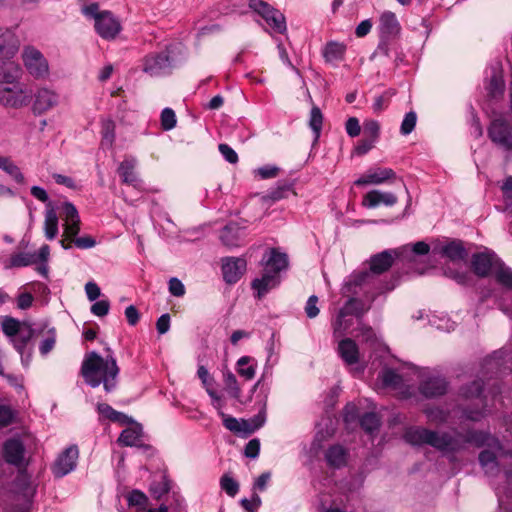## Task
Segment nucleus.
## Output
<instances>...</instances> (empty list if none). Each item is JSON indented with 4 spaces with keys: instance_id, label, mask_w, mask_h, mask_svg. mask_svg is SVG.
Returning a JSON list of instances; mask_svg holds the SVG:
<instances>
[{
    "instance_id": "f257e3e1",
    "label": "nucleus",
    "mask_w": 512,
    "mask_h": 512,
    "mask_svg": "<svg viewBox=\"0 0 512 512\" xmlns=\"http://www.w3.org/2000/svg\"><path fill=\"white\" fill-rule=\"evenodd\" d=\"M404 440L413 446L430 445L443 454L456 453L466 448V444H474L477 447L490 444V434L469 430L466 433L437 432L424 427H408L404 434Z\"/></svg>"
},
{
    "instance_id": "f03ea898",
    "label": "nucleus",
    "mask_w": 512,
    "mask_h": 512,
    "mask_svg": "<svg viewBox=\"0 0 512 512\" xmlns=\"http://www.w3.org/2000/svg\"><path fill=\"white\" fill-rule=\"evenodd\" d=\"M119 367L112 354L106 357L92 351L85 355L81 365V375L89 386L95 388L103 384L106 392H111L117 385Z\"/></svg>"
},
{
    "instance_id": "7ed1b4c3",
    "label": "nucleus",
    "mask_w": 512,
    "mask_h": 512,
    "mask_svg": "<svg viewBox=\"0 0 512 512\" xmlns=\"http://www.w3.org/2000/svg\"><path fill=\"white\" fill-rule=\"evenodd\" d=\"M397 257H400L398 250H385L372 256L370 258V271L364 270L351 274L344 283V294L348 296L350 294H360L364 291V287L371 282L373 275L387 271Z\"/></svg>"
},
{
    "instance_id": "20e7f679",
    "label": "nucleus",
    "mask_w": 512,
    "mask_h": 512,
    "mask_svg": "<svg viewBox=\"0 0 512 512\" xmlns=\"http://www.w3.org/2000/svg\"><path fill=\"white\" fill-rule=\"evenodd\" d=\"M58 210L64 221V239L60 240L63 249H70L71 243H74L79 249H89L96 245L95 239L91 236L77 237L80 231V217L76 207L71 202H63Z\"/></svg>"
},
{
    "instance_id": "39448f33",
    "label": "nucleus",
    "mask_w": 512,
    "mask_h": 512,
    "mask_svg": "<svg viewBox=\"0 0 512 512\" xmlns=\"http://www.w3.org/2000/svg\"><path fill=\"white\" fill-rule=\"evenodd\" d=\"M471 264L476 275L485 277L492 272L499 284L512 290V270L505 266L492 250L486 248L474 254Z\"/></svg>"
},
{
    "instance_id": "423d86ee",
    "label": "nucleus",
    "mask_w": 512,
    "mask_h": 512,
    "mask_svg": "<svg viewBox=\"0 0 512 512\" xmlns=\"http://www.w3.org/2000/svg\"><path fill=\"white\" fill-rule=\"evenodd\" d=\"M17 51L14 36L0 29V84H13L21 77L22 69L14 60Z\"/></svg>"
},
{
    "instance_id": "0eeeda50",
    "label": "nucleus",
    "mask_w": 512,
    "mask_h": 512,
    "mask_svg": "<svg viewBox=\"0 0 512 512\" xmlns=\"http://www.w3.org/2000/svg\"><path fill=\"white\" fill-rule=\"evenodd\" d=\"M85 16L95 21V30L100 37L106 40L114 39L121 31L119 20L110 11H99V5L92 3L82 9Z\"/></svg>"
},
{
    "instance_id": "6e6552de",
    "label": "nucleus",
    "mask_w": 512,
    "mask_h": 512,
    "mask_svg": "<svg viewBox=\"0 0 512 512\" xmlns=\"http://www.w3.org/2000/svg\"><path fill=\"white\" fill-rule=\"evenodd\" d=\"M32 101V91L16 80L13 84H0V104L6 108L20 109Z\"/></svg>"
},
{
    "instance_id": "1a4fd4ad",
    "label": "nucleus",
    "mask_w": 512,
    "mask_h": 512,
    "mask_svg": "<svg viewBox=\"0 0 512 512\" xmlns=\"http://www.w3.org/2000/svg\"><path fill=\"white\" fill-rule=\"evenodd\" d=\"M248 6L259 14L267 25L276 33L283 34L287 30L286 19L283 13L273 8L263 0H249Z\"/></svg>"
},
{
    "instance_id": "9d476101",
    "label": "nucleus",
    "mask_w": 512,
    "mask_h": 512,
    "mask_svg": "<svg viewBox=\"0 0 512 512\" xmlns=\"http://www.w3.org/2000/svg\"><path fill=\"white\" fill-rule=\"evenodd\" d=\"M27 72L37 80H45L49 76V64L44 55L36 48L27 46L22 53Z\"/></svg>"
},
{
    "instance_id": "9b49d317",
    "label": "nucleus",
    "mask_w": 512,
    "mask_h": 512,
    "mask_svg": "<svg viewBox=\"0 0 512 512\" xmlns=\"http://www.w3.org/2000/svg\"><path fill=\"white\" fill-rule=\"evenodd\" d=\"M488 137L497 146L512 151V126L504 119H494L488 128Z\"/></svg>"
},
{
    "instance_id": "f8f14e48",
    "label": "nucleus",
    "mask_w": 512,
    "mask_h": 512,
    "mask_svg": "<svg viewBox=\"0 0 512 512\" xmlns=\"http://www.w3.org/2000/svg\"><path fill=\"white\" fill-rule=\"evenodd\" d=\"M79 450L76 445L67 447L58 455L52 465V472L55 477L61 478L69 474L76 468Z\"/></svg>"
},
{
    "instance_id": "ddd939ff",
    "label": "nucleus",
    "mask_w": 512,
    "mask_h": 512,
    "mask_svg": "<svg viewBox=\"0 0 512 512\" xmlns=\"http://www.w3.org/2000/svg\"><path fill=\"white\" fill-rule=\"evenodd\" d=\"M171 59L168 52L151 53L143 59V71L150 76H160L170 72Z\"/></svg>"
},
{
    "instance_id": "4468645a",
    "label": "nucleus",
    "mask_w": 512,
    "mask_h": 512,
    "mask_svg": "<svg viewBox=\"0 0 512 512\" xmlns=\"http://www.w3.org/2000/svg\"><path fill=\"white\" fill-rule=\"evenodd\" d=\"M137 159L134 156H126L117 168V173L122 183L143 191L144 182L136 172Z\"/></svg>"
},
{
    "instance_id": "2eb2a0df",
    "label": "nucleus",
    "mask_w": 512,
    "mask_h": 512,
    "mask_svg": "<svg viewBox=\"0 0 512 512\" xmlns=\"http://www.w3.org/2000/svg\"><path fill=\"white\" fill-rule=\"evenodd\" d=\"M419 385L420 393L426 398L442 396L447 391V382L444 377L435 372L423 374Z\"/></svg>"
},
{
    "instance_id": "dca6fc26",
    "label": "nucleus",
    "mask_w": 512,
    "mask_h": 512,
    "mask_svg": "<svg viewBox=\"0 0 512 512\" xmlns=\"http://www.w3.org/2000/svg\"><path fill=\"white\" fill-rule=\"evenodd\" d=\"M396 177L395 171L391 168L373 167L368 169L361 177L355 180L354 185H381L387 182H392Z\"/></svg>"
},
{
    "instance_id": "f3484780",
    "label": "nucleus",
    "mask_w": 512,
    "mask_h": 512,
    "mask_svg": "<svg viewBox=\"0 0 512 512\" xmlns=\"http://www.w3.org/2000/svg\"><path fill=\"white\" fill-rule=\"evenodd\" d=\"M247 262L242 257H225L222 259L223 279L228 284H234L245 273Z\"/></svg>"
},
{
    "instance_id": "a211bd4d",
    "label": "nucleus",
    "mask_w": 512,
    "mask_h": 512,
    "mask_svg": "<svg viewBox=\"0 0 512 512\" xmlns=\"http://www.w3.org/2000/svg\"><path fill=\"white\" fill-rule=\"evenodd\" d=\"M58 102L59 96L55 91L47 87H41L34 94L32 109L35 114L40 115L55 107Z\"/></svg>"
},
{
    "instance_id": "6ab92c4d",
    "label": "nucleus",
    "mask_w": 512,
    "mask_h": 512,
    "mask_svg": "<svg viewBox=\"0 0 512 512\" xmlns=\"http://www.w3.org/2000/svg\"><path fill=\"white\" fill-rule=\"evenodd\" d=\"M342 293H344L343 290H342ZM343 295L345 296V294H343ZM355 295L356 294L349 295V300L340 309L338 315L336 316L335 320L333 321L332 327H334L336 333L343 331L342 321L344 320L345 317L351 318V316H354V315L358 316L359 314L362 313L363 303L361 300L355 298L354 297ZM346 297H348V295H346Z\"/></svg>"
},
{
    "instance_id": "aec40b11",
    "label": "nucleus",
    "mask_w": 512,
    "mask_h": 512,
    "mask_svg": "<svg viewBox=\"0 0 512 512\" xmlns=\"http://www.w3.org/2000/svg\"><path fill=\"white\" fill-rule=\"evenodd\" d=\"M25 447L20 439L10 438L3 445L5 461L14 466H21L24 461Z\"/></svg>"
},
{
    "instance_id": "412c9836",
    "label": "nucleus",
    "mask_w": 512,
    "mask_h": 512,
    "mask_svg": "<svg viewBox=\"0 0 512 512\" xmlns=\"http://www.w3.org/2000/svg\"><path fill=\"white\" fill-rule=\"evenodd\" d=\"M118 443L127 447H138L144 448L145 450L151 449L149 445L143 443V430L139 424L125 428L118 438Z\"/></svg>"
},
{
    "instance_id": "4be33fe9",
    "label": "nucleus",
    "mask_w": 512,
    "mask_h": 512,
    "mask_svg": "<svg viewBox=\"0 0 512 512\" xmlns=\"http://www.w3.org/2000/svg\"><path fill=\"white\" fill-rule=\"evenodd\" d=\"M397 201L398 198L394 193L375 189L367 192L363 196L362 205L369 209L375 208L380 204L391 207L395 205Z\"/></svg>"
},
{
    "instance_id": "5701e85b",
    "label": "nucleus",
    "mask_w": 512,
    "mask_h": 512,
    "mask_svg": "<svg viewBox=\"0 0 512 512\" xmlns=\"http://www.w3.org/2000/svg\"><path fill=\"white\" fill-rule=\"evenodd\" d=\"M263 265L264 270L279 275L282 270L287 268L288 257L285 253L272 248L264 255Z\"/></svg>"
},
{
    "instance_id": "b1692460",
    "label": "nucleus",
    "mask_w": 512,
    "mask_h": 512,
    "mask_svg": "<svg viewBox=\"0 0 512 512\" xmlns=\"http://www.w3.org/2000/svg\"><path fill=\"white\" fill-rule=\"evenodd\" d=\"M338 354L346 365H354L359 362V349L354 340L345 338L338 343Z\"/></svg>"
},
{
    "instance_id": "393cba45",
    "label": "nucleus",
    "mask_w": 512,
    "mask_h": 512,
    "mask_svg": "<svg viewBox=\"0 0 512 512\" xmlns=\"http://www.w3.org/2000/svg\"><path fill=\"white\" fill-rule=\"evenodd\" d=\"M280 283L279 275L273 274L264 270L261 278H256L252 281V288L257 291V297L262 298L271 289L277 287Z\"/></svg>"
},
{
    "instance_id": "a878e982",
    "label": "nucleus",
    "mask_w": 512,
    "mask_h": 512,
    "mask_svg": "<svg viewBox=\"0 0 512 512\" xmlns=\"http://www.w3.org/2000/svg\"><path fill=\"white\" fill-rule=\"evenodd\" d=\"M244 237V230L236 223L226 225L220 232V240L227 247H238Z\"/></svg>"
},
{
    "instance_id": "bb28decb",
    "label": "nucleus",
    "mask_w": 512,
    "mask_h": 512,
    "mask_svg": "<svg viewBox=\"0 0 512 512\" xmlns=\"http://www.w3.org/2000/svg\"><path fill=\"white\" fill-rule=\"evenodd\" d=\"M490 79L488 84V92L491 97H497L504 91V81L502 77V67L500 62L493 63L490 67Z\"/></svg>"
},
{
    "instance_id": "cd10ccee",
    "label": "nucleus",
    "mask_w": 512,
    "mask_h": 512,
    "mask_svg": "<svg viewBox=\"0 0 512 512\" xmlns=\"http://www.w3.org/2000/svg\"><path fill=\"white\" fill-rule=\"evenodd\" d=\"M58 215L56 209L52 206V203L48 204V208L45 211L44 220V234L47 240H54L59 232L58 228Z\"/></svg>"
},
{
    "instance_id": "c85d7f7f",
    "label": "nucleus",
    "mask_w": 512,
    "mask_h": 512,
    "mask_svg": "<svg viewBox=\"0 0 512 512\" xmlns=\"http://www.w3.org/2000/svg\"><path fill=\"white\" fill-rule=\"evenodd\" d=\"M380 33L384 36L396 35L400 31V24L396 15L391 11H385L379 19Z\"/></svg>"
},
{
    "instance_id": "c756f323",
    "label": "nucleus",
    "mask_w": 512,
    "mask_h": 512,
    "mask_svg": "<svg viewBox=\"0 0 512 512\" xmlns=\"http://www.w3.org/2000/svg\"><path fill=\"white\" fill-rule=\"evenodd\" d=\"M347 456V450L339 444L329 447L325 453L327 464L334 468L345 466L347 463Z\"/></svg>"
},
{
    "instance_id": "7c9ffc66",
    "label": "nucleus",
    "mask_w": 512,
    "mask_h": 512,
    "mask_svg": "<svg viewBox=\"0 0 512 512\" xmlns=\"http://www.w3.org/2000/svg\"><path fill=\"white\" fill-rule=\"evenodd\" d=\"M379 378L385 387H389L394 390H400L404 398H407L410 395L408 393V388L405 391L402 390L404 387L403 378L393 369L383 370L379 375Z\"/></svg>"
},
{
    "instance_id": "2f4dec72",
    "label": "nucleus",
    "mask_w": 512,
    "mask_h": 512,
    "mask_svg": "<svg viewBox=\"0 0 512 512\" xmlns=\"http://www.w3.org/2000/svg\"><path fill=\"white\" fill-rule=\"evenodd\" d=\"M127 504L130 508H134L135 512H147L149 499L145 493L138 489L130 491L126 496Z\"/></svg>"
},
{
    "instance_id": "473e14b6",
    "label": "nucleus",
    "mask_w": 512,
    "mask_h": 512,
    "mask_svg": "<svg viewBox=\"0 0 512 512\" xmlns=\"http://www.w3.org/2000/svg\"><path fill=\"white\" fill-rule=\"evenodd\" d=\"M220 417L222 418L223 425L226 429L229 431L235 433V434H242L247 436V427H248V421L241 419L238 420L233 416L225 414L222 410L218 412Z\"/></svg>"
},
{
    "instance_id": "72a5a7b5",
    "label": "nucleus",
    "mask_w": 512,
    "mask_h": 512,
    "mask_svg": "<svg viewBox=\"0 0 512 512\" xmlns=\"http://www.w3.org/2000/svg\"><path fill=\"white\" fill-rule=\"evenodd\" d=\"M441 252L445 257L452 261H461L464 260L467 256V251L464 248L462 242L456 240L444 245L441 249Z\"/></svg>"
},
{
    "instance_id": "f704fd0d",
    "label": "nucleus",
    "mask_w": 512,
    "mask_h": 512,
    "mask_svg": "<svg viewBox=\"0 0 512 512\" xmlns=\"http://www.w3.org/2000/svg\"><path fill=\"white\" fill-rule=\"evenodd\" d=\"M479 462L485 471L486 475L495 476L500 472L499 464L496 456L489 450H483L479 454Z\"/></svg>"
},
{
    "instance_id": "c9c22d12",
    "label": "nucleus",
    "mask_w": 512,
    "mask_h": 512,
    "mask_svg": "<svg viewBox=\"0 0 512 512\" xmlns=\"http://www.w3.org/2000/svg\"><path fill=\"white\" fill-rule=\"evenodd\" d=\"M0 169L11 176L18 184H23L25 182V177L21 172V169L10 157L0 155Z\"/></svg>"
},
{
    "instance_id": "e433bc0d",
    "label": "nucleus",
    "mask_w": 512,
    "mask_h": 512,
    "mask_svg": "<svg viewBox=\"0 0 512 512\" xmlns=\"http://www.w3.org/2000/svg\"><path fill=\"white\" fill-rule=\"evenodd\" d=\"M345 51V44L331 41L325 45L323 55L327 62H337L344 58Z\"/></svg>"
},
{
    "instance_id": "4c0bfd02",
    "label": "nucleus",
    "mask_w": 512,
    "mask_h": 512,
    "mask_svg": "<svg viewBox=\"0 0 512 512\" xmlns=\"http://www.w3.org/2000/svg\"><path fill=\"white\" fill-rule=\"evenodd\" d=\"M34 263H36V254L20 252L11 255L5 263V268L26 267Z\"/></svg>"
},
{
    "instance_id": "58836bf2",
    "label": "nucleus",
    "mask_w": 512,
    "mask_h": 512,
    "mask_svg": "<svg viewBox=\"0 0 512 512\" xmlns=\"http://www.w3.org/2000/svg\"><path fill=\"white\" fill-rule=\"evenodd\" d=\"M171 488V480L166 474H163L160 481L151 483L150 493L155 499L160 500L165 494L170 492Z\"/></svg>"
},
{
    "instance_id": "ea45409f",
    "label": "nucleus",
    "mask_w": 512,
    "mask_h": 512,
    "mask_svg": "<svg viewBox=\"0 0 512 512\" xmlns=\"http://www.w3.org/2000/svg\"><path fill=\"white\" fill-rule=\"evenodd\" d=\"M252 361L248 356H243L237 361V372L246 380H251L256 373V365Z\"/></svg>"
},
{
    "instance_id": "a19ab883",
    "label": "nucleus",
    "mask_w": 512,
    "mask_h": 512,
    "mask_svg": "<svg viewBox=\"0 0 512 512\" xmlns=\"http://www.w3.org/2000/svg\"><path fill=\"white\" fill-rule=\"evenodd\" d=\"M323 125V115L317 106H313L310 112L309 127L314 133V139L317 141L320 137Z\"/></svg>"
},
{
    "instance_id": "79ce46f5",
    "label": "nucleus",
    "mask_w": 512,
    "mask_h": 512,
    "mask_svg": "<svg viewBox=\"0 0 512 512\" xmlns=\"http://www.w3.org/2000/svg\"><path fill=\"white\" fill-rule=\"evenodd\" d=\"M424 413L432 423L442 424L449 419V412L437 406L425 408Z\"/></svg>"
},
{
    "instance_id": "37998d69",
    "label": "nucleus",
    "mask_w": 512,
    "mask_h": 512,
    "mask_svg": "<svg viewBox=\"0 0 512 512\" xmlns=\"http://www.w3.org/2000/svg\"><path fill=\"white\" fill-rule=\"evenodd\" d=\"M380 418L374 412L365 413L360 419V425L367 433L372 434L380 427Z\"/></svg>"
},
{
    "instance_id": "c03bdc74",
    "label": "nucleus",
    "mask_w": 512,
    "mask_h": 512,
    "mask_svg": "<svg viewBox=\"0 0 512 512\" xmlns=\"http://www.w3.org/2000/svg\"><path fill=\"white\" fill-rule=\"evenodd\" d=\"M430 251V246L423 241H419L414 243L413 245L403 246L400 250H398L400 256L406 257L410 254L415 255H426Z\"/></svg>"
},
{
    "instance_id": "a18cd8bd",
    "label": "nucleus",
    "mask_w": 512,
    "mask_h": 512,
    "mask_svg": "<svg viewBox=\"0 0 512 512\" xmlns=\"http://www.w3.org/2000/svg\"><path fill=\"white\" fill-rule=\"evenodd\" d=\"M220 487L230 497H234L239 491V483L228 473L220 478Z\"/></svg>"
},
{
    "instance_id": "49530a36",
    "label": "nucleus",
    "mask_w": 512,
    "mask_h": 512,
    "mask_svg": "<svg viewBox=\"0 0 512 512\" xmlns=\"http://www.w3.org/2000/svg\"><path fill=\"white\" fill-rule=\"evenodd\" d=\"M224 385L228 394L238 399L241 395V389L238 385V381L236 376L232 372H227L224 374Z\"/></svg>"
},
{
    "instance_id": "de8ad7c7",
    "label": "nucleus",
    "mask_w": 512,
    "mask_h": 512,
    "mask_svg": "<svg viewBox=\"0 0 512 512\" xmlns=\"http://www.w3.org/2000/svg\"><path fill=\"white\" fill-rule=\"evenodd\" d=\"M3 332L9 337H16L19 334L21 323L17 319L6 316L1 322Z\"/></svg>"
},
{
    "instance_id": "09e8293b",
    "label": "nucleus",
    "mask_w": 512,
    "mask_h": 512,
    "mask_svg": "<svg viewBox=\"0 0 512 512\" xmlns=\"http://www.w3.org/2000/svg\"><path fill=\"white\" fill-rule=\"evenodd\" d=\"M56 343V330L55 328H50L47 332V335L42 339L39 344V352L41 355L46 356L49 352L52 351Z\"/></svg>"
},
{
    "instance_id": "8fccbe9b",
    "label": "nucleus",
    "mask_w": 512,
    "mask_h": 512,
    "mask_svg": "<svg viewBox=\"0 0 512 512\" xmlns=\"http://www.w3.org/2000/svg\"><path fill=\"white\" fill-rule=\"evenodd\" d=\"M501 190L505 208L512 217V176H508L503 180Z\"/></svg>"
},
{
    "instance_id": "3c124183",
    "label": "nucleus",
    "mask_w": 512,
    "mask_h": 512,
    "mask_svg": "<svg viewBox=\"0 0 512 512\" xmlns=\"http://www.w3.org/2000/svg\"><path fill=\"white\" fill-rule=\"evenodd\" d=\"M102 144L112 145L115 139V124L112 120L102 122Z\"/></svg>"
},
{
    "instance_id": "603ef678",
    "label": "nucleus",
    "mask_w": 512,
    "mask_h": 512,
    "mask_svg": "<svg viewBox=\"0 0 512 512\" xmlns=\"http://www.w3.org/2000/svg\"><path fill=\"white\" fill-rule=\"evenodd\" d=\"M161 127L165 131L172 130L177 123L175 112L171 108H164L160 116Z\"/></svg>"
},
{
    "instance_id": "864d4df0",
    "label": "nucleus",
    "mask_w": 512,
    "mask_h": 512,
    "mask_svg": "<svg viewBox=\"0 0 512 512\" xmlns=\"http://www.w3.org/2000/svg\"><path fill=\"white\" fill-rule=\"evenodd\" d=\"M393 90H387L383 94L377 96L373 102L372 108L375 113H380L385 110L390 102L391 97L394 95Z\"/></svg>"
},
{
    "instance_id": "5fc2aeb1",
    "label": "nucleus",
    "mask_w": 512,
    "mask_h": 512,
    "mask_svg": "<svg viewBox=\"0 0 512 512\" xmlns=\"http://www.w3.org/2000/svg\"><path fill=\"white\" fill-rule=\"evenodd\" d=\"M16 411L9 405L0 404V428L7 427L14 422Z\"/></svg>"
},
{
    "instance_id": "6e6d98bb",
    "label": "nucleus",
    "mask_w": 512,
    "mask_h": 512,
    "mask_svg": "<svg viewBox=\"0 0 512 512\" xmlns=\"http://www.w3.org/2000/svg\"><path fill=\"white\" fill-rule=\"evenodd\" d=\"M483 391V382L481 380H475L470 385L465 386L461 389V394L465 398H478Z\"/></svg>"
},
{
    "instance_id": "4d7b16f0",
    "label": "nucleus",
    "mask_w": 512,
    "mask_h": 512,
    "mask_svg": "<svg viewBox=\"0 0 512 512\" xmlns=\"http://www.w3.org/2000/svg\"><path fill=\"white\" fill-rule=\"evenodd\" d=\"M417 122V115L414 111L405 114L401 123L400 133L402 135H409L415 128Z\"/></svg>"
},
{
    "instance_id": "13d9d810",
    "label": "nucleus",
    "mask_w": 512,
    "mask_h": 512,
    "mask_svg": "<svg viewBox=\"0 0 512 512\" xmlns=\"http://www.w3.org/2000/svg\"><path fill=\"white\" fill-rule=\"evenodd\" d=\"M380 126L377 121L369 120L364 123L363 126V137L373 139L377 141L379 137Z\"/></svg>"
},
{
    "instance_id": "bf43d9fd",
    "label": "nucleus",
    "mask_w": 512,
    "mask_h": 512,
    "mask_svg": "<svg viewBox=\"0 0 512 512\" xmlns=\"http://www.w3.org/2000/svg\"><path fill=\"white\" fill-rule=\"evenodd\" d=\"M265 420H266L265 409H262L256 416H254L250 420H247L248 421L247 435L252 434L257 429L262 427L265 423Z\"/></svg>"
},
{
    "instance_id": "052dcab7",
    "label": "nucleus",
    "mask_w": 512,
    "mask_h": 512,
    "mask_svg": "<svg viewBox=\"0 0 512 512\" xmlns=\"http://www.w3.org/2000/svg\"><path fill=\"white\" fill-rule=\"evenodd\" d=\"M218 150L227 162L231 164H236L238 162L239 159L237 153L228 144H219Z\"/></svg>"
},
{
    "instance_id": "680f3d73",
    "label": "nucleus",
    "mask_w": 512,
    "mask_h": 512,
    "mask_svg": "<svg viewBox=\"0 0 512 512\" xmlns=\"http://www.w3.org/2000/svg\"><path fill=\"white\" fill-rule=\"evenodd\" d=\"M168 290L175 297H182L186 292L184 284L176 277L169 280Z\"/></svg>"
},
{
    "instance_id": "e2e57ef3",
    "label": "nucleus",
    "mask_w": 512,
    "mask_h": 512,
    "mask_svg": "<svg viewBox=\"0 0 512 512\" xmlns=\"http://www.w3.org/2000/svg\"><path fill=\"white\" fill-rule=\"evenodd\" d=\"M318 297L316 295H311L305 305V313L308 318L313 319L318 316L320 310L317 306Z\"/></svg>"
},
{
    "instance_id": "0e129e2a",
    "label": "nucleus",
    "mask_w": 512,
    "mask_h": 512,
    "mask_svg": "<svg viewBox=\"0 0 512 512\" xmlns=\"http://www.w3.org/2000/svg\"><path fill=\"white\" fill-rule=\"evenodd\" d=\"M110 309V302L108 300H100L91 306V313L98 317L106 316Z\"/></svg>"
},
{
    "instance_id": "69168bd1",
    "label": "nucleus",
    "mask_w": 512,
    "mask_h": 512,
    "mask_svg": "<svg viewBox=\"0 0 512 512\" xmlns=\"http://www.w3.org/2000/svg\"><path fill=\"white\" fill-rule=\"evenodd\" d=\"M260 451V442L258 439L250 440L244 449V455L248 458L254 459L258 457Z\"/></svg>"
},
{
    "instance_id": "338daca9",
    "label": "nucleus",
    "mask_w": 512,
    "mask_h": 512,
    "mask_svg": "<svg viewBox=\"0 0 512 512\" xmlns=\"http://www.w3.org/2000/svg\"><path fill=\"white\" fill-rule=\"evenodd\" d=\"M279 168L274 165H265L257 169L256 173L261 179H270L278 175Z\"/></svg>"
},
{
    "instance_id": "774afa93",
    "label": "nucleus",
    "mask_w": 512,
    "mask_h": 512,
    "mask_svg": "<svg viewBox=\"0 0 512 512\" xmlns=\"http://www.w3.org/2000/svg\"><path fill=\"white\" fill-rule=\"evenodd\" d=\"M346 132L350 137H357L361 132L359 120L355 117H350L345 124Z\"/></svg>"
}]
</instances>
